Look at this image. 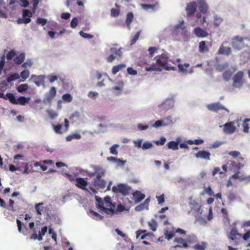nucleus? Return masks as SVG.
I'll use <instances>...</instances> for the list:
<instances>
[{"label":"nucleus","mask_w":250,"mask_h":250,"mask_svg":"<svg viewBox=\"0 0 250 250\" xmlns=\"http://www.w3.org/2000/svg\"><path fill=\"white\" fill-rule=\"evenodd\" d=\"M88 214L90 217H97L99 219H104V216L102 215V214H99L95 211L90 210L88 212Z\"/></svg>","instance_id":"nucleus-41"},{"label":"nucleus","mask_w":250,"mask_h":250,"mask_svg":"<svg viewBox=\"0 0 250 250\" xmlns=\"http://www.w3.org/2000/svg\"><path fill=\"white\" fill-rule=\"evenodd\" d=\"M157 5V3L156 4L153 5L148 4H142V7L145 9H148L149 8L154 9Z\"/></svg>","instance_id":"nucleus-59"},{"label":"nucleus","mask_w":250,"mask_h":250,"mask_svg":"<svg viewBox=\"0 0 250 250\" xmlns=\"http://www.w3.org/2000/svg\"><path fill=\"white\" fill-rule=\"evenodd\" d=\"M222 21L223 19L221 17L217 15L214 16L213 23L216 27H218Z\"/></svg>","instance_id":"nucleus-43"},{"label":"nucleus","mask_w":250,"mask_h":250,"mask_svg":"<svg viewBox=\"0 0 250 250\" xmlns=\"http://www.w3.org/2000/svg\"><path fill=\"white\" fill-rule=\"evenodd\" d=\"M78 24V20L77 18H74L72 19L71 23L70 26L72 28H75Z\"/></svg>","instance_id":"nucleus-55"},{"label":"nucleus","mask_w":250,"mask_h":250,"mask_svg":"<svg viewBox=\"0 0 250 250\" xmlns=\"http://www.w3.org/2000/svg\"><path fill=\"white\" fill-rule=\"evenodd\" d=\"M48 115L51 119H53L58 116L57 112L54 110H49L47 111Z\"/></svg>","instance_id":"nucleus-47"},{"label":"nucleus","mask_w":250,"mask_h":250,"mask_svg":"<svg viewBox=\"0 0 250 250\" xmlns=\"http://www.w3.org/2000/svg\"><path fill=\"white\" fill-rule=\"evenodd\" d=\"M96 206L99 212L102 215H114L120 214L123 211H129V209L121 203L116 207V204L112 202L111 198L109 196L104 197L103 200L101 197L96 196Z\"/></svg>","instance_id":"nucleus-1"},{"label":"nucleus","mask_w":250,"mask_h":250,"mask_svg":"<svg viewBox=\"0 0 250 250\" xmlns=\"http://www.w3.org/2000/svg\"><path fill=\"white\" fill-rule=\"evenodd\" d=\"M16 55V52L12 50L8 52L6 55V59L8 60H11Z\"/></svg>","instance_id":"nucleus-50"},{"label":"nucleus","mask_w":250,"mask_h":250,"mask_svg":"<svg viewBox=\"0 0 250 250\" xmlns=\"http://www.w3.org/2000/svg\"><path fill=\"white\" fill-rule=\"evenodd\" d=\"M47 227L46 226H44L42 228L41 231H39V241H42V236L44 235L45 233L47 232Z\"/></svg>","instance_id":"nucleus-44"},{"label":"nucleus","mask_w":250,"mask_h":250,"mask_svg":"<svg viewBox=\"0 0 250 250\" xmlns=\"http://www.w3.org/2000/svg\"><path fill=\"white\" fill-rule=\"evenodd\" d=\"M204 191L208 194L209 196H213L214 195V192L212 191L210 187H205L204 188Z\"/></svg>","instance_id":"nucleus-53"},{"label":"nucleus","mask_w":250,"mask_h":250,"mask_svg":"<svg viewBox=\"0 0 250 250\" xmlns=\"http://www.w3.org/2000/svg\"><path fill=\"white\" fill-rule=\"evenodd\" d=\"M199 4V10L203 14L207 13L208 10V5L205 0H197Z\"/></svg>","instance_id":"nucleus-17"},{"label":"nucleus","mask_w":250,"mask_h":250,"mask_svg":"<svg viewBox=\"0 0 250 250\" xmlns=\"http://www.w3.org/2000/svg\"><path fill=\"white\" fill-rule=\"evenodd\" d=\"M110 52L117 58L121 57L122 54L121 48H118L116 47H113L110 48Z\"/></svg>","instance_id":"nucleus-29"},{"label":"nucleus","mask_w":250,"mask_h":250,"mask_svg":"<svg viewBox=\"0 0 250 250\" xmlns=\"http://www.w3.org/2000/svg\"><path fill=\"white\" fill-rule=\"evenodd\" d=\"M207 108L214 112H218L219 110H225L227 113L229 112V109L226 108L224 106L220 104L219 102L209 104L207 105Z\"/></svg>","instance_id":"nucleus-10"},{"label":"nucleus","mask_w":250,"mask_h":250,"mask_svg":"<svg viewBox=\"0 0 250 250\" xmlns=\"http://www.w3.org/2000/svg\"><path fill=\"white\" fill-rule=\"evenodd\" d=\"M241 235L238 232L237 229L235 228L231 230L229 237L230 240H235L240 237Z\"/></svg>","instance_id":"nucleus-23"},{"label":"nucleus","mask_w":250,"mask_h":250,"mask_svg":"<svg viewBox=\"0 0 250 250\" xmlns=\"http://www.w3.org/2000/svg\"><path fill=\"white\" fill-rule=\"evenodd\" d=\"M75 186L82 189H85V187L87 186L88 183L86 179L83 178H76Z\"/></svg>","instance_id":"nucleus-15"},{"label":"nucleus","mask_w":250,"mask_h":250,"mask_svg":"<svg viewBox=\"0 0 250 250\" xmlns=\"http://www.w3.org/2000/svg\"><path fill=\"white\" fill-rule=\"evenodd\" d=\"M35 209L36 214L38 217L41 218L42 216L46 219L50 218L51 211L50 206L45 205L43 203H39L35 204Z\"/></svg>","instance_id":"nucleus-4"},{"label":"nucleus","mask_w":250,"mask_h":250,"mask_svg":"<svg viewBox=\"0 0 250 250\" xmlns=\"http://www.w3.org/2000/svg\"><path fill=\"white\" fill-rule=\"evenodd\" d=\"M32 78H35L34 82L37 86H40L44 84L45 77L43 75H32Z\"/></svg>","instance_id":"nucleus-22"},{"label":"nucleus","mask_w":250,"mask_h":250,"mask_svg":"<svg viewBox=\"0 0 250 250\" xmlns=\"http://www.w3.org/2000/svg\"><path fill=\"white\" fill-rule=\"evenodd\" d=\"M18 229L19 232L25 234L27 232L28 228L26 225L22 223L20 220H17Z\"/></svg>","instance_id":"nucleus-24"},{"label":"nucleus","mask_w":250,"mask_h":250,"mask_svg":"<svg viewBox=\"0 0 250 250\" xmlns=\"http://www.w3.org/2000/svg\"><path fill=\"white\" fill-rule=\"evenodd\" d=\"M93 172H90L88 175L90 177L95 176L93 181V184L94 186L100 188L104 189L106 185V182L102 178L105 173V170L100 166L94 165L92 166Z\"/></svg>","instance_id":"nucleus-3"},{"label":"nucleus","mask_w":250,"mask_h":250,"mask_svg":"<svg viewBox=\"0 0 250 250\" xmlns=\"http://www.w3.org/2000/svg\"><path fill=\"white\" fill-rule=\"evenodd\" d=\"M194 33L198 37L204 38L207 37L208 33L205 30L200 27H196L194 29Z\"/></svg>","instance_id":"nucleus-21"},{"label":"nucleus","mask_w":250,"mask_h":250,"mask_svg":"<svg viewBox=\"0 0 250 250\" xmlns=\"http://www.w3.org/2000/svg\"><path fill=\"white\" fill-rule=\"evenodd\" d=\"M166 142V139L164 137H162L159 140L155 142L157 146H162L165 144Z\"/></svg>","instance_id":"nucleus-54"},{"label":"nucleus","mask_w":250,"mask_h":250,"mask_svg":"<svg viewBox=\"0 0 250 250\" xmlns=\"http://www.w3.org/2000/svg\"><path fill=\"white\" fill-rule=\"evenodd\" d=\"M141 33V31H139L134 36V37L132 39V40L131 41V42H130V44L131 45L134 44L139 39V37L140 36V35Z\"/></svg>","instance_id":"nucleus-46"},{"label":"nucleus","mask_w":250,"mask_h":250,"mask_svg":"<svg viewBox=\"0 0 250 250\" xmlns=\"http://www.w3.org/2000/svg\"><path fill=\"white\" fill-rule=\"evenodd\" d=\"M36 22L38 24L44 26L47 23V20L42 18H38Z\"/></svg>","instance_id":"nucleus-51"},{"label":"nucleus","mask_w":250,"mask_h":250,"mask_svg":"<svg viewBox=\"0 0 250 250\" xmlns=\"http://www.w3.org/2000/svg\"><path fill=\"white\" fill-rule=\"evenodd\" d=\"M119 147V145L116 144L114 145L111 146L110 148V152L114 155H117L118 154V151L116 150V148Z\"/></svg>","instance_id":"nucleus-48"},{"label":"nucleus","mask_w":250,"mask_h":250,"mask_svg":"<svg viewBox=\"0 0 250 250\" xmlns=\"http://www.w3.org/2000/svg\"><path fill=\"white\" fill-rule=\"evenodd\" d=\"M178 142L171 141L167 144V146L168 149L175 150L178 149Z\"/></svg>","instance_id":"nucleus-33"},{"label":"nucleus","mask_w":250,"mask_h":250,"mask_svg":"<svg viewBox=\"0 0 250 250\" xmlns=\"http://www.w3.org/2000/svg\"><path fill=\"white\" fill-rule=\"evenodd\" d=\"M32 16V12L28 9H24L22 11V19H18L17 20V23L18 24L29 23L31 20L30 18Z\"/></svg>","instance_id":"nucleus-8"},{"label":"nucleus","mask_w":250,"mask_h":250,"mask_svg":"<svg viewBox=\"0 0 250 250\" xmlns=\"http://www.w3.org/2000/svg\"><path fill=\"white\" fill-rule=\"evenodd\" d=\"M244 73L242 71H238L233 77V86L235 87L240 88L243 83Z\"/></svg>","instance_id":"nucleus-9"},{"label":"nucleus","mask_w":250,"mask_h":250,"mask_svg":"<svg viewBox=\"0 0 250 250\" xmlns=\"http://www.w3.org/2000/svg\"><path fill=\"white\" fill-rule=\"evenodd\" d=\"M175 241L177 242L179 245L175 246V248H187L188 247V244L185 241V240L181 238H176L175 239Z\"/></svg>","instance_id":"nucleus-31"},{"label":"nucleus","mask_w":250,"mask_h":250,"mask_svg":"<svg viewBox=\"0 0 250 250\" xmlns=\"http://www.w3.org/2000/svg\"><path fill=\"white\" fill-rule=\"evenodd\" d=\"M167 125V124H165V122H163L162 120H158L156 121L154 124L153 125V126L155 127H158L161 126H166Z\"/></svg>","instance_id":"nucleus-49"},{"label":"nucleus","mask_w":250,"mask_h":250,"mask_svg":"<svg viewBox=\"0 0 250 250\" xmlns=\"http://www.w3.org/2000/svg\"><path fill=\"white\" fill-rule=\"evenodd\" d=\"M131 187L126 184H120L117 186L112 188V191L114 192H120L124 195H127L129 194Z\"/></svg>","instance_id":"nucleus-7"},{"label":"nucleus","mask_w":250,"mask_h":250,"mask_svg":"<svg viewBox=\"0 0 250 250\" xmlns=\"http://www.w3.org/2000/svg\"><path fill=\"white\" fill-rule=\"evenodd\" d=\"M24 60L25 54L24 53H21L19 56L14 58V62L17 64H21L23 62Z\"/></svg>","instance_id":"nucleus-28"},{"label":"nucleus","mask_w":250,"mask_h":250,"mask_svg":"<svg viewBox=\"0 0 250 250\" xmlns=\"http://www.w3.org/2000/svg\"><path fill=\"white\" fill-rule=\"evenodd\" d=\"M207 243L202 242L194 245L193 248L196 250H204L207 247Z\"/></svg>","instance_id":"nucleus-36"},{"label":"nucleus","mask_w":250,"mask_h":250,"mask_svg":"<svg viewBox=\"0 0 250 250\" xmlns=\"http://www.w3.org/2000/svg\"><path fill=\"white\" fill-rule=\"evenodd\" d=\"M157 48L156 47H150L148 48V52L149 57L146 56V57L152 58L153 56V54L157 50Z\"/></svg>","instance_id":"nucleus-56"},{"label":"nucleus","mask_w":250,"mask_h":250,"mask_svg":"<svg viewBox=\"0 0 250 250\" xmlns=\"http://www.w3.org/2000/svg\"><path fill=\"white\" fill-rule=\"evenodd\" d=\"M126 67V65L124 63H121L119 65L114 66L112 69V73L114 75L116 74L119 71L122 69L125 68Z\"/></svg>","instance_id":"nucleus-32"},{"label":"nucleus","mask_w":250,"mask_h":250,"mask_svg":"<svg viewBox=\"0 0 250 250\" xmlns=\"http://www.w3.org/2000/svg\"><path fill=\"white\" fill-rule=\"evenodd\" d=\"M134 18L133 14L132 12H129L127 13L126 15V18L125 20V22L127 25V27L129 30L130 29V24L131 22L133 21Z\"/></svg>","instance_id":"nucleus-30"},{"label":"nucleus","mask_w":250,"mask_h":250,"mask_svg":"<svg viewBox=\"0 0 250 250\" xmlns=\"http://www.w3.org/2000/svg\"><path fill=\"white\" fill-rule=\"evenodd\" d=\"M29 71L28 70L25 69L21 72V77L23 79V81L29 77Z\"/></svg>","instance_id":"nucleus-45"},{"label":"nucleus","mask_w":250,"mask_h":250,"mask_svg":"<svg viewBox=\"0 0 250 250\" xmlns=\"http://www.w3.org/2000/svg\"><path fill=\"white\" fill-rule=\"evenodd\" d=\"M197 8V3L195 1L188 3L186 8L187 15L188 17H191L194 15Z\"/></svg>","instance_id":"nucleus-13"},{"label":"nucleus","mask_w":250,"mask_h":250,"mask_svg":"<svg viewBox=\"0 0 250 250\" xmlns=\"http://www.w3.org/2000/svg\"><path fill=\"white\" fill-rule=\"evenodd\" d=\"M57 94L56 89L52 86L49 91L47 92L44 98V102L48 104H51L52 100L54 99Z\"/></svg>","instance_id":"nucleus-11"},{"label":"nucleus","mask_w":250,"mask_h":250,"mask_svg":"<svg viewBox=\"0 0 250 250\" xmlns=\"http://www.w3.org/2000/svg\"><path fill=\"white\" fill-rule=\"evenodd\" d=\"M175 233V231L173 229L172 231L166 230L165 232V238L168 240H169L173 238Z\"/></svg>","instance_id":"nucleus-38"},{"label":"nucleus","mask_w":250,"mask_h":250,"mask_svg":"<svg viewBox=\"0 0 250 250\" xmlns=\"http://www.w3.org/2000/svg\"><path fill=\"white\" fill-rule=\"evenodd\" d=\"M212 43L210 42L202 41L199 44V51L200 53H205L209 51L208 45L211 46Z\"/></svg>","instance_id":"nucleus-14"},{"label":"nucleus","mask_w":250,"mask_h":250,"mask_svg":"<svg viewBox=\"0 0 250 250\" xmlns=\"http://www.w3.org/2000/svg\"><path fill=\"white\" fill-rule=\"evenodd\" d=\"M190 210L189 212L194 213L197 214L201 213V206L194 200H191L189 203Z\"/></svg>","instance_id":"nucleus-12"},{"label":"nucleus","mask_w":250,"mask_h":250,"mask_svg":"<svg viewBox=\"0 0 250 250\" xmlns=\"http://www.w3.org/2000/svg\"><path fill=\"white\" fill-rule=\"evenodd\" d=\"M236 129L232 122H229L225 124L224 131L226 133L231 134L233 133Z\"/></svg>","instance_id":"nucleus-20"},{"label":"nucleus","mask_w":250,"mask_h":250,"mask_svg":"<svg viewBox=\"0 0 250 250\" xmlns=\"http://www.w3.org/2000/svg\"><path fill=\"white\" fill-rule=\"evenodd\" d=\"M20 77L19 74L15 73L14 74H12L9 77H8L7 79V82L8 83H10L12 81L17 80L20 79Z\"/></svg>","instance_id":"nucleus-40"},{"label":"nucleus","mask_w":250,"mask_h":250,"mask_svg":"<svg viewBox=\"0 0 250 250\" xmlns=\"http://www.w3.org/2000/svg\"><path fill=\"white\" fill-rule=\"evenodd\" d=\"M62 99L64 102L70 103L72 101V97L69 93H66L62 96Z\"/></svg>","instance_id":"nucleus-42"},{"label":"nucleus","mask_w":250,"mask_h":250,"mask_svg":"<svg viewBox=\"0 0 250 250\" xmlns=\"http://www.w3.org/2000/svg\"><path fill=\"white\" fill-rule=\"evenodd\" d=\"M195 156L197 158H203L209 160H210V154L208 151L200 150L196 153Z\"/></svg>","instance_id":"nucleus-19"},{"label":"nucleus","mask_w":250,"mask_h":250,"mask_svg":"<svg viewBox=\"0 0 250 250\" xmlns=\"http://www.w3.org/2000/svg\"><path fill=\"white\" fill-rule=\"evenodd\" d=\"M79 33L82 37L84 38L92 39L93 37V35L88 33H84L83 31H81Z\"/></svg>","instance_id":"nucleus-58"},{"label":"nucleus","mask_w":250,"mask_h":250,"mask_svg":"<svg viewBox=\"0 0 250 250\" xmlns=\"http://www.w3.org/2000/svg\"><path fill=\"white\" fill-rule=\"evenodd\" d=\"M228 154L229 155L232 156L233 158L238 157L239 160L243 161L244 160V158L241 156V153L239 151L236 150L231 151H229Z\"/></svg>","instance_id":"nucleus-34"},{"label":"nucleus","mask_w":250,"mask_h":250,"mask_svg":"<svg viewBox=\"0 0 250 250\" xmlns=\"http://www.w3.org/2000/svg\"><path fill=\"white\" fill-rule=\"evenodd\" d=\"M49 233L51 235V237L52 239H53L55 241H57V235L56 233L54 232L53 229L49 228Z\"/></svg>","instance_id":"nucleus-60"},{"label":"nucleus","mask_w":250,"mask_h":250,"mask_svg":"<svg viewBox=\"0 0 250 250\" xmlns=\"http://www.w3.org/2000/svg\"><path fill=\"white\" fill-rule=\"evenodd\" d=\"M64 175L67 178H68V179L70 182H73L76 181V178L72 175L69 173H65Z\"/></svg>","instance_id":"nucleus-62"},{"label":"nucleus","mask_w":250,"mask_h":250,"mask_svg":"<svg viewBox=\"0 0 250 250\" xmlns=\"http://www.w3.org/2000/svg\"><path fill=\"white\" fill-rule=\"evenodd\" d=\"M189 66V64L188 63H185L183 65L181 64H178V67L179 72L186 73L187 72V68Z\"/></svg>","instance_id":"nucleus-35"},{"label":"nucleus","mask_w":250,"mask_h":250,"mask_svg":"<svg viewBox=\"0 0 250 250\" xmlns=\"http://www.w3.org/2000/svg\"><path fill=\"white\" fill-rule=\"evenodd\" d=\"M28 85L27 83L21 84L17 88V91L20 93H22L27 90L28 88Z\"/></svg>","instance_id":"nucleus-39"},{"label":"nucleus","mask_w":250,"mask_h":250,"mask_svg":"<svg viewBox=\"0 0 250 250\" xmlns=\"http://www.w3.org/2000/svg\"><path fill=\"white\" fill-rule=\"evenodd\" d=\"M132 195L136 202H140L145 198V195L140 191H136L133 193Z\"/></svg>","instance_id":"nucleus-25"},{"label":"nucleus","mask_w":250,"mask_h":250,"mask_svg":"<svg viewBox=\"0 0 250 250\" xmlns=\"http://www.w3.org/2000/svg\"><path fill=\"white\" fill-rule=\"evenodd\" d=\"M120 14V11L118 9L112 8L111 10V16L113 17H117Z\"/></svg>","instance_id":"nucleus-57"},{"label":"nucleus","mask_w":250,"mask_h":250,"mask_svg":"<svg viewBox=\"0 0 250 250\" xmlns=\"http://www.w3.org/2000/svg\"><path fill=\"white\" fill-rule=\"evenodd\" d=\"M98 93L95 91H90L88 94L89 98L95 99L98 96Z\"/></svg>","instance_id":"nucleus-61"},{"label":"nucleus","mask_w":250,"mask_h":250,"mask_svg":"<svg viewBox=\"0 0 250 250\" xmlns=\"http://www.w3.org/2000/svg\"><path fill=\"white\" fill-rule=\"evenodd\" d=\"M231 51V50L230 47L221 45L218 51V53L219 54H224L228 56L230 54Z\"/></svg>","instance_id":"nucleus-26"},{"label":"nucleus","mask_w":250,"mask_h":250,"mask_svg":"<svg viewBox=\"0 0 250 250\" xmlns=\"http://www.w3.org/2000/svg\"><path fill=\"white\" fill-rule=\"evenodd\" d=\"M227 165L229 166L230 169H233L234 170H239L244 166V165L242 163H236L232 160L229 161L227 163Z\"/></svg>","instance_id":"nucleus-18"},{"label":"nucleus","mask_w":250,"mask_h":250,"mask_svg":"<svg viewBox=\"0 0 250 250\" xmlns=\"http://www.w3.org/2000/svg\"><path fill=\"white\" fill-rule=\"evenodd\" d=\"M148 226L152 231H156L158 227L157 223L155 220H151L148 222Z\"/></svg>","instance_id":"nucleus-37"},{"label":"nucleus","mask_w":250,"mask_h":250,"mask_svg":"<svg viewBox=\"0 0 250 250\" xmlns=\"http://www.w3.org/2000/svg\"><path fill=\"white\" fill-rule=\"evenodd\" d=\"M231 76V73L228 71H226L223 73V78L226 81H229L230 79Z\"/></svg>","instance_id":"nucleus-63"},{"label":"nucleus","mask_w":250,"mask_h":250,"mask_svg":"<svg viewBox=\"0 0 250 250\" xmlns=\"http://www.w3.org/2000/svg\"><path fill=\"white\" fill-rule=\"evenodd\" d=\"M149 201V199H146L143 204L137 206L135 208V210L136 211H141L145 208L148 209Z\"/></svg>","instance_id":"nucleus-27"},{"label":"nucleus","mask_w":250,"mask_h":250,"mask_svg":"<svg viewBox=\"0 0 250 250\" xmlns=\"http://www.w3.org/2000/svg\"><path fill=\"white\" fill-rule=\"evenodd\" d=\"M152 146L153 145L151 143L145 142L143 144L142 148L143 150H146L151 148Z\"/></svg>","instance_id":"nucleus-52"},{"label":"nucleus","mask_w":250,"mask_h":250,"mask_svg":"<svg viewBox=\"0 0 250 250\" xmlns=\"http://www.w3.org/2000/svg\"><path fill=\"white\" fill-rule=\"evenodd\" d=\"M156 63H153L150 66H146L145 70L146 71H161L163 68L167 70H176V67L171 66L167 63L168 56L167 54H162L155 57Z\"/></svg>","instance_id":"nucleus-2"},{"label":"nucleus","mask_w":250,"mask_h":250,"mask_svg":"<svg viewBox=\"0 0 250 250\" xmlns=\"http://www.w3.org/2000/svg\"><path fill=\"white\" fill-rule=\"evenodd\" d=\"M174 106V101L172 99H167L162 104L159 105L160 108L167 110Z\"/></svg>","instance_id":"nucleus-16"},{"label":"nucleus","mask_w":250,"mask_h":250,"mask_svg":"<svg viewBox=\"0 0 250 250\" xmlns=\"http://www.w3.org/2000/svg\"><path fill=\"white\" fill-rule=\"evenodd\" d=\"M8 96H8V98H9V101L11 104H19L22 105H24L28 103L30 100V97H25L24 96H20L17 100H16L13 94H8Z\"/></svg>","instance_id":"nucleus-5"},{"label":"nucleus","mask_w":250,"mask_h":250,"mask_svg":"<svg viewBox=\"0 0 250 250\" xmlns=\"http://www.w3.org/2000/svg\"><path fill=\"white\" fill-rule=\"evenodd\" d=\"M32 65V61L30 60H28L22 64L21 66L23 68H26L27 67H31Z\"/></svg>","instance_id":"nucleus-64"},{"label":"nucleus","mask_w":250,"mask_h":250,"mask_svg":"<svg viewBox=\"0 0 250 250\" xmlns=\"http://www.w3.org/2000/svg\"><path fill=\"white\" fill-rule=\"evenodd\" d=\"M64 127H63L62 125L61 124H58L57 125L52 124L54 131L56 133L58 134H62L63 133L66 132L68 130L69 127V123L68 120L65 118L64 120Z\"/></svg>","instance_id":"nucleus-6"}]
</instances>
